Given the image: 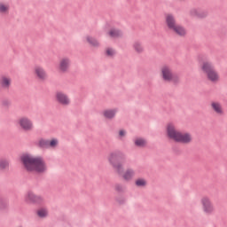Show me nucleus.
I'll use <instances>...</instances> for the list:
<instances>
[{
    "label": "nucleus",
    "mask_w": 227,
    "mask_h": 227,
    "mask_svg": "<svg viewBox=\"0 0 227 227\" xmlns=\"http://www.w3.org/2000/svg\"><path fill=\"white\" fill-rule=\"evenodd\" d=\"M20 161L27 171H35L36 173H45L47 171V163L42 156L24 154L20 157Z\"/></svg>",
    "instance_id": "obj_1"
},
{
    "label": "nucleus",
    "mask_w": 227,
    "mask_h": 227,
    "mask_svg": "<svg viewBox=\"0 0 227 227\" xmlns=\"http://www.w3.org/2000/svg\"><path fill=\"white\" fill-rule=\"evenodd\" d=\"M121 155L120 152L111 153L108 155V162L114 168L115 173L119 174L126 182H130L136 176V171L132 168H128L123 172V164L120 162Z\"/></svg>",
    "instance_id": "obj_2"
},
{
    "label": "nucleus",
    "mask_w": 227,
    "mask_h": 227,
    "mask_svg": "<svg viewBox=\"0 0 227 227\" xmlns=\"http://www.w3.org/2000/svg\"><path fill=\"white\" fill-rule=\"evenodd\" d=\"M166 132L168 139L175 141V143H181V145H191L192 143V134L178 131L173 123L167 124Z\"/></svg>",
    "instance_id": "obj_3"
},
{
    "label": "nucleus",
    "mask_w": 227,
    "mask_h": 227,
    "mask_svg": "<svg viewBox=\"0 0 227 227\" xmlns=\"http://www.w3.org/2000/svg\"><path fill=\"white\" fill-rule=\"evenodd\" d=\"M200 69L210 82H219V81H221V75L219 74V72L215 70L212 62H202Z\"/></svg>",
    "instance_id": "obj_4"
},
{
    "label": "nucleus",
    "mask_w": 227,
    "mask_h": 227,
    "mask_svg": "<svg viewBox=\"0 0 227 227\" xmlns=\"http://www.w3.org/2000/svg\"><path fill=\"white\" fill-rule=\"evenodd\" d=\"M160 77L165 82H180V78L173 74V69L169 66H162L160 68Z\"/></svg>",
    "instance_id": "obj_5"
},
{
    "label": "nucleus",
    "mask_w": 227,
    "mask_h": 227,
    "mask_svg": "<svg viewBox=\"0 0 227 227\" xmlns=\"http://www.w3.org/2000/svg\"><path fill=\"white\" fill-rule=\"evenodd\" d=\"M17 123L19 127L21 129V130H24L25 132H31V130L35 129L33 121H31V119L26 116H23L18 119Z\"/></svg>",
    "instance_id": "obj_6"
},
{
    "label": "nucleus",
    "mask_w": 227,
    "mask_h": 227,
    "mask_svg": "<svg viewBox=\"0 0 227 227\" xmlns=\"http://www.w3.org/2000/svg\"><path fill=\"white\" fill-rule=\"evenodd\" d=\"M200 203L202 205V210L204 214L210 215V214H214L215 208L214 207V204L212 203V200L208 197H202L200 200Z\"/></svg>",
    "instance_id": "obj_7"
},
{
    "label": "nucleus",
    "mask_w": 227,
    "mask_h": 227,
    "mask_svg": "<svg viewBox=\"0 0 227 227\" xmlns=\"http://www.w3.org/2000/svg\"><path fill=\"white\" fill-rule=\"evenodd\" d=\"M71 64L72 61L70 60V58L64 57L60 59L59 62V72H60V74H67L70 70Z\"/></svg>",
    "instance_id": "obj_8"
},
{
    "label": "nucleus",
    "mask_w": 227,
    "mask_h": 227,
    "mask_svg": "<svg viewBox=\"0 0 227 227\" xmlns=\"http://www.w3.org/2000/svg\"><path fill=\"white\" fill-rule=\"evenodd\" d=\"M55 100L61 106H70V98L62 91L56 92Z\"/></svg>",
    "instance_id": "obj_9"
},
{
    "label": "nucleus",
    "mask_w": 227,
    "mask_h": 227,
    "mask_svg": "<svg viewBox=\"0 0 227 227\" xmlns=\"http://www.w3.org/2000/svg\"><path fill=\"white\" fill-rule=\"evenodd\" d=\"M34 75H35L36 79L39 81H46L48 75L47 71L42 66H35L34 67Z\"/></svg>",
    "instance_id": "obj_10"
},
{
    "label": "nucleus",
    "mask_w": 227,
    "mask_h": 227,
    "mask_svg": "<svg viewBox=\"0 0 227 227\" xmlns=\"http://www.w3.org/2000/svg\"><path fill=\"white\" fill-rule=\"evenodd\" d=\"M0 86L3 90H8L12 87V77L9 75H2L0 77Z\"/></svg>",
    "instance_id": "obj_11"
},
{
    "label": "nucleus",
    "mask_w": 227,
    "mask_h": 227,
    "mask_svg": "<svg viewBox=\"0 0 227 227\" xmlns=\"http://www.w3.org/2000/svg\"><path fill=\"white\" fill-rule=\"evenodd\" d=\"M165 22L170 31L177 25L176 20H175V16L172 14H167L165 16Z\"/></svg>",
    "instance_id": "obj_12"
},
{
    "label": "nucleus",
    "mask_w": 227,
    "mask_h": 227,
    "mask_svg": "<svg viewBox=\"0 0 227 227\" xmlns=\"http://www.w3.org/2000/svg\"><path fill=\"white\" fill-rule=\"evenodd\" d=\"M26 201L27 203H40L43 200L42 197L35 195V193L29 192L25 196Z\"/></svg>",
    "instance_id": "obj_13"
},
{
    "label": "nucleus",
    "mask_w": 227,
    "mask_h": 227,
    "mask_svg": "<svg viewBox=\"0 0 227 227\" xmlns=\"http://www.w3.org/2000/svg\"><path fill=\"white\" fill-rule=\"evenodd\" d=\"M211 109L212 111H214V113H215L216 114H223V106L221 105V103L217 102V101H213L211 103Z\"/></svg>",
    "instance_id": "obj_14"
},
{
    "label": "nucleus",
    "mask_w": 227,
    "mask_h": 227,
    "mask_svg": "<svg viewBox=\"0 0 227 227\" xmlns=\"http://www.w3.org/2000/svg\"><path fill=\"white\" fill-rule=\"evenodd\" d=\"M171 31L176 35H178V36H185V35H187V30H185V27L179 24H177Z\"/></svg>",
    "instance_id": "obj_15"
},
{
    "label": "nucleus",
    "mask_w": 227,
    "mask_h": 227,
    "mask_svg": "<svg viewBox=\"0 0 227 227\" xmlns=\"http://www.w3.org/2000/svg\"><path fill=\"white\" fill-rule=\"evenodd\" d=\"M8 13H10V4L0 2V15H8Z\"/></svg>",
    "instance_id": "obj_16"
},
{
    "label": "nucleus",
    "mask_w": 227,
    "mask_h": 227,
    "mask_svg": "<svg viewBox=\"0 0 227 227\" xmlns=\"http://www.w3.org/2000/svg\"><path fill=\"white\" fill-rule=\"evenodd\" d=\"M116 113H118L117 109L105 110L103 111V116L108 120H113V118L116 116Z\"/></svg>",
    "instance_id": "obj_17"
},
{
    "label": "nucleus",
    "mask_w": 227,
    "mask_h": 227,
    "mask_svg": "<svg viewBox=\"0 0 227 227\" xmlns=\"http://www.w3.org/2000/svg\"><path fill=\"white\" fill-rule=\"evenodd\" d=\"M86 42L91 46V47H99L100 43H98V40L95 39V37L91 35H87L85 37Z\"/></svg>",
    "instance_id": "obj_18"
},
{
    "label": "nucleus",
    "mask_w": 227,
    "mask_h": 227,
    "mask_svg": "<svg viewBox=\"0 0 227 227\" xmlns=\"http://www.w3.org/2000/svg\"><path fill=\"white\" fill-rule=\"evenodd\" d=\"M10 169V160L6 159H0V171H6Z\"/></svg>",
    "instance_id": "obj_19"
},
{
    "label": "nucleus",
    "mask_w": 227,
    "mask_h": 227,
    "mask_svg": "<svg viewBox=\"0 0 227 227\" xmlns=\"http://www.w3.org/2000/svg\"><path fill=\"white\" fill-rule=\"evenodd\" d=\"M108 35L109 36H111V38H120V36H121L123 33H121L119 29L112 28L108 32Z\"/></svg>",
    "instance_id": "obj_20"
},
{
    "label": "nucleus",
    "mask_w": 227,
    "mask_h": 227,
    "mask_svg": "<svg viewBox=\"0 0 227 227\" xmlns=\"http://www.w3.org/2000/svg\"><path fill=\"white\" fill-rule=\"evenodd\" d=\"M134 143H135V145L138 146L139 148H145V146H146L147 145L146 139L141 138V137L136 138Z\"/></svg>",
    "instance_id": "obj_21"
},
{
    "label": "nucleus",
    "mask_w": 227,
    "mask_h": 227,
    "mask_svg": "<svg viewBox=\"0 0 227 227\" xmlns=\"http://www.w3.org/2000/svg\"><path fill=\"white\" fill-rule=\"evenodd\" d=\"M133 49L135 52H137V54H141V52L145 51V47H143V44L139 42H135L133 43Z\"/></svg>",
    "instance_id": "obj_22"
},
{
    "label": "nucleus",
    "mask_w": 227,
    "mask_h": 227,
    "mask_svg": "<svg viewBox=\"0 0 227 227\" xmlns=\"http://www.w3.org/2000/svg\"><path fill=\"white\" fill-rule=\"evenodd\" d=\"M190 15L191 17H197L199 19H201V17H205V15L203 14V12H201L200 9H192L190 11Z\"/></svg>",
    "instance_id": "obj_23"
},
{
    "label": "nucleus",
    "mask_w": 227,
    "mask_h": 227,
    "mask_svg": "<svg viewBox=\"0 0 227 227\" xmlns=\"http://www.w3.org/2000/svg\"><path fill=\"white\" fill-rule=\"evenodd\" d=\"M59 140L58 138H51L48 140V148H58Z\"/></svg>",
    "instance_id": "obj_24"
},
{
    "label": "nucleus",
    "mask_w": 227,
    "mask_h": 227,
    "mask_svg": "<svg viewBox=\"0 0 227 227\" xmlns=\"http://www.w3.org/2000/svg\"><path fill=\"white\" fill-rule=\"evenodd\" d=\"M37 215L43 219V217H47V215H49V211L47 208H40L37 210Z\"/></svg>",
    "instance_id": "obj_25"
},
{
    "label": "nucleus",
    "mask_w": 227,
    "mask_h": 227,
    "mask_svg": "<svg viewBox=\"0 0 227 227\" xmlns=\"http://www.w3.org/2000/svg\"><path fill=\"white\" fill-rule=\"evenodd\" d=\"M38 146H40V148H49V140L45 138L39 139Z\"/></svg>",
    "instance_id": "obj_26"
},
{
    "label": "nucleus",
    "mask_w": 227,
    "mask_h": 227,
    "mask_svg": "<svg viewBox=\"0 0 227 227\" xmlns=\"http://www.w3.org/2000/svg\"><path fill=\"white\" fill-rule=\"evenodd\" d=\"M137 187H146V181L145 178H138L135 182Z\"/></svg>",
    "instance_id": "obj_27"
},
{
    "label": "nucleus",
    "mask_w": 227,
    "mask_h": 227,
    "mask_svg": "<svg viewBox=\"0 0 227 227\" xmlns=\"http://www.w3.org/2000/svg\"><path fill=\"white\" fill-rule=\"evenodd\" d=\"M106 54L108 56V58H113V56L116 54V51H114L113 48H106Z\"/></svg>",
    "instance_id": "obj_28"
},
{
    "label": "nucleus",
    "mask_w": 227,
    "mask_h": 227,
    "mask_svg": "<svg viewBox=\"0 0 227 227\" xmlns=\"http://www.w3.org/2000/svg\"><path fill=\"white\" fill-rule=\"evenodd\" d=\"M127 134V132L123 129H121L119 131V137H125V135Z\"/></svg>",
    "instance_id": "obj_29"
},
{
    "label": "nucleus",
    "mask_w": 227,
    "mask_h": 227,
    "mask_svg": "<svg viewBox=\"0 0 227 227\" xmlns=\"http://www.w3.org/2000/svg\"><path fill=\"white\" fill-rule=\"evenodd\" d=\"M115 190H117V191H121V186L116 185V186H115Z\"/></svg>",
    "instance_id": "obj_30"
},
{
    "label": "nucleus",
    "mask_w": 227,
    "mask_h": 227,
    "mask_svg": "<svg viewBox=\"0 0 227 227\" xmlns=\"http://www.w3.org/2000/svg\"><path fill=\"white\" fill-rule=\"evenodd\" d=\"M3 105H4V106H9V105H10V102H8V101H4V102H3Z\"/></svg>",
    "instance_id": "obj_31"
}]
</instances>
